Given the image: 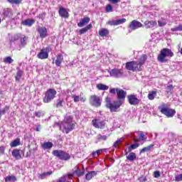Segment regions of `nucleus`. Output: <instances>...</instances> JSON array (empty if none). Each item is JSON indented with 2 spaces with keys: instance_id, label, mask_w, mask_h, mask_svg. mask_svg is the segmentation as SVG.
Listing matches in <instances>:
<instances>
[{
  "instance_id": "nucleus-17",
  "label": "nucleus",
  "mask_w": 182,
  "mask_h": 182,
  "mask_svg": "<svg viewBox=\"0 0 182 182\" xmlns=\"http://www.w3.org/2000/svg\"><path fill=\"white\" fill-rule=\"evenodd\" d=\"M125 22H126V18H121V19L108 21V24L111 25V26H116L117 25H122V23H124Z\"/></svg>"
},
{
  "instance_id": "nucleus-44",
  "label": "nucleus",
  "mask_w": 182,
  "mask_h": 182,
  "mask_svg": "<svg viewBox=\"0 0 182 182\" xmlns=\"http://www.w3.org/2000/svg\"><path fill=\"white\" fill-rule=\"evenodd\" d=\"M26 41H28V38L23 37L21 39V48H25V46L26 45Z\"/></svg>"
},
{
  "instance_id": "nucleus-43",
  "label": "nucleus",
  "mask_w": 182,
  "mask_h": 182,
  "mask_svg": "<svg viewBox=\"0 0 182 182\" xmlns=\"http://www.w3.org/2000/svg\"><path fill=\"white\" fill-rule=\"evenodd\" d=\"M103 151H105V149H98L96 151L92 152V156L93 157H97V156H99V154H102Z\"/></svg>"
},
{
  "instance_id": "nucleus-21",
  "label": "nucleus",
  "mask_w": 182,
  "mask_h": 182,
  "mask_svg": "<svg viewBox=\"0 0 182 182\" xmlns=\"http://www.w3.org/2000/svg\"><path fill=\"white\" fill-rule=\"evenodd\" d=\"M161 51L164 53L166 58H173L174 56V53L169 48H163Z\"/></svg>"
},
{
  "instance_id": "nucleus-23",
  "label": "nucleus",
  "mask_w": 182,
  "mask_h": 182,
  "mask_svg": "<svg viewBox=\"0 0 182 182\" xmlns=\"http://www.w3.org/2000/svg\"><path fill=\"white\" fill-rule=\"evenodd\" d=\"M42 149L43 150H50L51 147H53V143L48 141V142H44L43 144H41Z\"/></svg>"
},
{
  "instance_id": "nucleus-15",
  "label": "nucleus",
  "mask_w": 182,
  "mask_h": 182,
  "mask_svg": "<svg viewBox=\"0 0 182 182\" xmlns=\"http://www.w3.org/2000/svg\"><path fill=\"white\" fill-rule=\"evenodd\" d=\"M157 60L158 62H160V63H166V62H168L167 57L163 51H160V53L158 55L157 57Z\"/></svg>"
},
{
  "instance_id": "nucleus-52",
  "label": "nucleus",
  "mask_w": 182,
  "mask_h": 182,
  "mask_svg": "<svg viewBox=\"0 0 182 182\" xmlns=\"http://www.w3.org/2000/svg\"><path fill=\"white\" fill-rule=\"evenodd\" d=\"M10 4H15L16 5H18L22 2V0H8Z\"/></svg>"
},
{
  "instance_id": "nucleus-11",
  "label": "nucleus",
  "mask_w": 182,
  "mask_h": 182,
  "mask_svg": "<svg viewBox=\"0 0 182 182\" xmlns=\"http://www.w3.org/2000/svg\"><path fill=\"white\" fill-rule=\"evenodd\" d=\"M92 123L95 129H105V127L106 126V122L105 121H101L97 119H93Z\"/></svg>"
},
{
  "instance_id": "nucleus-58",
  "label": "nucleus",
  "mask_w": 182,
  "mask_h": 182,
  "mask_svg": "<svg viewBox=\"0 0 182 182\" xmlns=\"http://www.w3.org/2000/svg\"><path fill=\"white\" fill-rule=\"evenodd\" d=\"M154 176L155 177V178H159V177H160L161 173L159 171H156L154 172Z\"/></svg>"
},
{
  "instance_id": "nucleus-4",
  "label": "nucleus",
  "mask_w": 182,
  "mask_h": 182,
  "mask_svg": "<svg viewBox=\"0 0 182 182\" xmlns=\"http://www.w3.org/2000/svg\"><path fill=\"white\" fill-rule=\"evenodd\" d=\"M53 154L60 160H64L66 161L70 159V155L62 150H54L53 151Z\"/></svg>"
},
{
  "instance_id": "nucleus-55",
  "label": "nucleus",
  "mask_w": 182,
  "mask_h": 182,
  "mask_svg": "<svg viewBox=\"0 0 182 182\" xmlns=\"http://www.w3.org/2000/svg\"><path fill=\"white\" fill-rule=\"evenodd\" d=\"M175 181H182V173L176 176Z\"/></svg>"
},
{
  "instance_id": "nucleus-33",
  "label": "nucleus",
  "mask_w": 182,
  "mask_h": 182,
  "mask_svg": "<svg viewBox=\"0 0 182 182\" xmlns=\"http://www.w3.org/2000/svg\"><path fill=\"white\" fill-rule=\"evenodd\" d=\"M97 89H98V90H108L109 86L105 84L100 83L97 85Z\"/></svg>"
},
{
  "instance_id": "nucleus-60",
  "label": "nucleus",
  "mask_w": 182,
  "mask_h": 182,
  "mask_svg": "<svg viewBox=\"0 0 182 182\" xmlns=\"http://www.w3.org/2000/svg\"><path fill=\"white\" fill-rule=\"evenodd\" d=\"M63 101L59 100L58 102L56 104V107H63Z\"/></svg>"
},
{
  "instance_id": "nucleus-10",
  "label": "nucleus",
  "mask_w": 182,
  "mask_h": 182,
  "mask_svg": "<svg viewBox=\"0 0 182 182\" xmlns=\"http://www.w3.org/2000/svg\"><path fill=\"white\" fill-rule=\"evenodd\" d=\"M109 75L112 77H122L123 76V70L114 68L109 71Z\"/></svg>"
},
{
  "instance_id": "nucleus-53",
  "label": "nucleus",
  "mask_w": 182,
  "mask_h": 182,
  "mask_svg": "<svg viewBox=\"0 0 182 182\" xmlns=\"http://www.w3.org/2000/svg\"><path fill=\"white\" fill-rule=\"evenodd\" d=\"M139 137L142 141L147 139V136L143 133L139 134Z\"/></svg>"
},
{
  "instance_id": "nucleus-49",
  "label": "nucleus",
  "mask_w": 182,
  "mask_h": 182,
  "mask_svg": "<svg viewBox=\"0 0 182 182\" xmlns=\"http://www.w3.org/2000/svg\"><path fill=\"white\" fill-rule=\"evenodd\" d=\"M105 102H106V107H109V105L112 104V98H110V97H107L105 98Z\"/></svg>"
},
{
  "instance_id": "nucleus-14",
  "label": "nucleus",
  "mask_w": 182,
  "mask_h": 182,
  "mask_svg": "<svg viewBox=\"0 0 182 182\" xmlns=\"http://www.w3.org/2000/svg\"><path fill=\"white\" fill-rule=\"evenodd\" d=\"M37 32H38L40 38H41L42 39L48 36V29L46 28V27H38L37 28Z\"/></svg>"
},
{
  "instance_id": "nucleus-64",
  "label": "nucleus",
  "mask_w": 182,
  "mask_h": 182,
  "mask_svg": "<svg viewBox=\"0 0 182 182\" xmlns=\"http://www.w3.org/2000/svg\"><path fill=\"white\" fill-rule=\"evenodd\" d=\"M139 180L140 182L147 181V178H146V177H141Z\"/></svg>"
},
{
  "instance_id": "nucleus-27",
  "label": "nucleus",
  "mask_w": 182,
  "mask_h": 182,
  "mask_svg": "<svg viewBox=\"0 0 182 182\" xmlns=\"http://www.w3.org/2000/svg\"><path fill=\"white\" fill-rule=\"evenodd\" d=\"M97 174V173L95 171L88 172L86 175H85V178L86 180H92V178H93V177H95V176H96Z\"/></svg>"
},
{
  "instance_id": "nucleus-25",
  "label": "nucleus",
  "mask_w": 182,
  "mask_h": 182,
  "mask_svg": "<svg viewBox=\"0 0 182 182\" xmlns=\"http://www.w3.org/2000/svg\"><path fill=\"white\" fill-rule=\"evenodd\" d=\"M35 23V20L33 19H26L22 22L24 26H32Z\"/></svg>"
},
{
  "instance_id": "nucleus-2",
  "label": "nucleus",
  "mask_w": 182,
  "mask_h": 182,
  "mask_svg": "<svg viewBox=\"0 0 182 182\" xmlns=\"http://www.w3.org/2000/svg\"><path fill=\"white\" fill-rule=\"evenodd\" d=\"M56 90L53 88L48 89L45 92V96L43 99V103H50V102L56 97Z\"/></svg>"
},
{
  "instance_id": "nucleus-16",
  "label": "nucleus",
  "mask_w": 182,
  "mask_h": 182,
  "mask_svg": "<svg viewBox=\"0 0 182 182\" xmlns=\"http://www.w3.org/2000/svg\"><path fill=\"white\" fill-rule=\"evenodd\" d=\"M21 153L23 154V151H21L19 149H14L12 151L11 154L13 157L16 159V160H21V159H22V156L21 155Z\"/></svg>"
},
{
  "instance_id": "nucleus-54",
  "label": "nucleus",
  "mask_w": 182,
  "mask_h": 182,
  "mask_svg": "<svg viewBox=\"0 0 182 182\" xmlns=\"http://www.w3.org/2000/svg\"><path fill=\"white\" fill-rule=\"evenodd\" d=\"M122 140H123V138H120L119 139H118L117 141H116L114 143L113 146H114V147H117V146H119V145L120 144V143H122Z\"/></svg>"
},
{
  "instance_id": "nucleus-62",
  "label": "nucleus",
  "mask_w": 182,
  "mask_h": 182,
  "mask_svg": "<svg viewBox=\"0 0 182 182\" xmlns=\"http://www.w3.org/2000/svg\"><path fill=\"white\" fill-rule=\"evenodd\" d=\"M109 93H112V95H116V93H117V92H116V88H111L109 90Z\"/></svg>"
},
{
  "instance_id": "nucleus-47",
  "label": "nucleus",
  "mask_w": 182,
  "mask_h": 182,
  "mask_svg": "<svg viewBox=\"0 0 182 182\" xmlns=\"http://www.w3.org/2000/svg\"><path fill=\"white\" fill-rule=\"evenodd\" d=\"M37 18L38 19H41V21H43L46 18V13L43 12V13L40 14L38 16H37Z\"/></svg>"
},
{
  "instance_id": "nucleus-30",
  "label": "nucleus",
  "mask_w": 182,
  "mask_h": 182,
  "mask_svg": "<svg viewBox=\"0 0 182 182\" xmlns=\"http://www.w3.org/2000/svg\"><path fill=\"white\" fill-rule=\"evenodd\" d=\"M89 29H92V24H88L86 27L81 28L79 31L80 35H83V33H86Z\"/></svg>"
},
{
  "instance_id": "nucleus-46",
  "label": "nucleus",
  "mask_w": 182,
  "mask_h": 182,
  "mask_svg": "<svg viewBox=\"0 0 182 182\" xmlns=\"http://www.w3.org/2000/svg\"><path fill=\"white\" fill-rule=\"evenodd\" d=\"M35 116L36 117H42V116H45V112L43 111H38L35 112Z\"/></svg>"
},
{
  "instance_id": "nucleus-56",
  "label": "nucleus",
  "mask_w": 182,
  "mask_h": 182,
  "mask_svg": "<svg viewBox=\"0 0 182 182\" xmlns=\"http://www.w3.org/2000/svg\"><path fill=\"white\" fill-rule=\"evenodd\" d=\"M72 97H73V99H74V102L75 103H77V102H79V100H80V97L77 95H73Z\"/></svg>"
},
{
  "instance_id": "nucleus-59",
  "label": "nucleus",
  "mask_w": 182,
  "mask_h": 182,
  "mask_svg": "<svg viewBox=\"0 0 182 182\" xmlns=\"http://www.w3.org/2000/svg\"><path fill=\"white\" fill-rule=\"evenodd\" d=\"M171 31L172 32H177V31H180V27L178 26H176V27H173V28H171Z\"/></svg>"
},
{
  "instance_id": "nucleus-18",
  "label": "nucleus",
  "mask_w": 182,
  "mask_h": 182,
  "mask_svg": "<svg viewBox=\"0 0 182 182\" xmlns=\"http://www.w3.org/2000/svg\"><path fill=\"white\" fill-rule=\"evenodd\" d=\"M58 14L61 18H69V13L64 7H60L59 9Z\"/></svg>"
},
{
  "instance_id": "nucleus-29",
  "label": "nucleus",
  "mask_w": 182,
  "mask_h": 182,
  "mask_svg": "<svg viewBox=\"0 0 182 182\" xmlns=\"http://www.w3.org/2000/svg\"><path fill=\"white\" fill-rule=\"evenodd\" d=\"M137 159V156H136V153L134 152H130L129 155L127 156V159L129 161H134Z\"/></svg>"
},
{
  "instance_id": "nucleus-31",
  "label": "nucleus",
  "mask_w": 182,
  "mask_h": 182,
  "mask_svg": "<svg viewBox=\"0 0 182 182\" xmlns=\"http://www.w3.org/2000/svg\"><path fill=\"white\" fill-rule=\"evenodd\" d=\"M52 173H53L52 171H50L48 172H44L38 175V178H41V180H43L45 179L46 177L51 176Z\"/></svg>"
},
{
  "instance_id": "nucleus-26",
  "label": "nucleus",
  "mask_w": 182,
  "mask_h": 182,
  "mask_svg": "<svg viewBox=\"0 0 182 182\" xmlns=\"http://www.w3.org/2000/svg\"><path fill=\"white\" fill-rule=\"evenodd\" d=\"M144 25L146 26V28H154V26H156V25H157V23L156 21H146L144 22Z\"/></svg>"
},
{
  "instance_id": "nucleus-35",
  "label": "nucleus",
  "mask_w": 182,
  "mask_h": 182,
  "mask_svg": "<svg viewBox=\"0 0 182 182\" xmlns=\"http://www.w3.org/2000/svg\"><path fill=\"white\" fill-rule=\"evenodd\" d=\"M21 144V139L19 138L16 139L14 141L11 142V147H16Z\"/></svg>"
},
{
  "instance_id": "nucleus-8",
  "label": "nucleus",
  "mask_w": 182,
  "mask_h": 182,
  "mask_svg": "<svg viewBox=\"0 0 182 182\" xmlns=\"http://www.w3.org/2000/svg\"><path fill=\"white\" fill-rule=\"evenodd\" d=\"M49 52H50L49 47L44 48L38 53L37 58H38V59H48V58H49Z\"/></svg>"
},
{
  "instance_id": "nucleus-38",
  "label": "nucleus",
  "mask_w": 182,
  "mask_h": 182,
  "mask_svg": "<svg viewBox=\"0 0 182 182\" xmlns=\"http://www.w3.org/2000/svg\"><path fill=\"white\" fill-rule=\"evenodd\" d=\"M97 139L98 141H105L107 140V136L102 135L101 134H99L97 136Z\"/></svg>"
},
{
  "instance_id": "nucleus-7",
  "label": "nucleus",
  "mask_w": 182,
  "mask_h": 182,
  "mask_svg": "<svg viewBox=\"0 0 182 182\" xmlns=\"http://www.w3.org/2000/svg\"><path fill=\"white\" fill-rule=\"evenodd\" d=\"M123 105V100H117L114 101L113 103L109 104L107 109H109L110 112H117V109Z\"/></svg>"
},
{
  "instance_id": "nucleus-13",
  "label": "nucleus",
  "mask_w": 182,
  "mask_h": 182,
  "mask_svg": "<svg viewBox=\"0 0 182 182\" xmlns=\"http://www.w3.org/2000/svg\"><path fill=\"white\" fill-rule=\"evenodd\" d=\"M116 92L118 100H122V102H124V99H126V96L127 95V92L123 90H120L119 88H116Z\"/></svg>"
},
{
  "instance_id": "nucleus-45",
  "label": "nucleus",
  "mask_w": 182,
  "mask_h": 182,
  "mask_svg": "<svg viewBox=\"0 0 182 182\" xmlns=\"http://www.w3.org/2000/svg\"><path fill=\"white\" fill-rule=\"evenodd\" d=\"M19 40V36L18 35H14L10 38V42L12 43V42H15L16 41Z\"/></svg>"
},
{
  "instance_id": "nucleus-63",
  "label": "nucleus",
  "mask_w": 182,
  "mask_h": 182,
  "mask_svg": "<svg viewBox=\"0 0 182 182\" xmlns=\"http://www.w3.org/2000/svg\"><path fill=\"white\" fill-rule=\"evenodd\" d=\"M57 182H66V177H60Z\"/></svg>"
},
{
  "instance_id": "nucleus-6",
  "label": "nucleus",
  "mask_w": 182,
  "mask_h": 182,
  "mask_svg": "<svg viewBox=\"0 0 182 182\" xmlns=\"http://www.w3.org/2000/svg\"><path fill=\"white\" fill-rule=\"evenodd\" d=\"M161 113L166 116V117H173L176 114V109L168 108L167 107H161L160 108Z\"/></svg>"
},
{
  "instance_id": "nucleus-32",
  "label": "nucleus",
  "mask_w": 182,
  "mask_h": 182,
  "mask_svg": "<svg viewBox=\"0 0 182 182\" xmlns=\"http://www.w3.org/2000/svg\"><path fill=\"white\" fill-rule=\"evenodd\" d=\"M153 147H154V144H150L148 146L144 147L142 149H141L140 154L147 153V151H150Z\"/></svg>"
},
{
  "instance_id": "nucleus-28",
  "label": "nucleus",
  "mask_w": 182,
  "mask_h": 182,
  "mask_svg": "<svg viewBox=\"0 0 182 182\" xmlns=\"http://www.w3.org/2000/svg\"><path fill=\"white\" fill-rule=\"evenodd\" d=\"M62 62H63V55H62V54H59L57 55V58L55 60L56 66H60Z\"/></svg>"
},
{
  "instance_id": "nucleus-37",
  "label": "nucleus",
  "mask_w": 182,
  "mask_h": 182,
  "mask_svg": "<svg viewBox=\"0 0 182 182\" xmlns=\"http://www.w3.org/2000/svg\"><path fill=\"white\" fill-rule=\"evenodd\" d=\"M16 181V176H9L5 178V182H15Z\"/></svg>"
},
{
  "instance_id": "nucleus-51",
  "label": "nucleus",
  "mask_w": 182,
  "mask_h": 182,
  "mask_svg": "<svg viewBox=\"0 0 182 182\" xmlns=\"http://www.w3.org/2000/svg\"><path fill=\"white\" fill-rule=\"evenodd\" d=\"M173 90H174V87L173 86V85H167L166 87L167 93H171V92Z\"/></svg>"
},
{
  "instance_id": "nucleus-5",
  "label": "nucleus",
  "mask_w": 182,
  "mask_h": 182,
  "mask_svg": "<svg viewBox=\"0 0 182 182\" xmlns=\"http://www.w3.org/2000/svg\"><path fill=\"white\" fill-rule=\"evenodd\" d=\"M90 103L92 106H95V107H100L102 99L96 95H91L90 97Z\"/></svg>"
},
{
  "instance_id": "nucleus-24",
  "label": "nucleus",
  "mask_w": 182,
  "mask_h": 182,
  "mask_svg": "<svg viewBox=\"0 0 182 182\" xmlns=\"http://www.w3.org/2000/svg\"><path fill=\"white\" fill-rule=\"evenodd\" d=\"M146 60H147V55H142L140 57V58L139 59V60H137L136 62H138L139 66H141V68H142L143 65L146 63Z\"/></svg>"
},
{
  "instance_id": "nucleus-9",
  "label": "nucleus",
  "mask_w": 182,
  "mask_h": 182,
  "mask_svg": "<svg viewBox=\"0 0 182 182\" xmlns=\"http://www.w3.org/2000/svg\"><path fill=\"white\" fill-rule=\"evenodd\" d=\"M141 26H143V24H141L140 21L134 20L129 23V32H132V31H136V29H139V28H141Z\"/></svg>"
},
{
  "instance_id": "nucleus-42",
  "label": "nucleus",
  "mask_w": 182,
  "mask_h": 182,
  "mask_svg": "<svg viewBox=\"0 0 182 182\" xmlns=\"http://www.w3.org/2000/svg\"><path fill=\"white\" fill-rule=\"evenodd\" d=\"M139 146H140L139 144H137V143L133 144L130 146L128 147V150H129V151H132V150H136V149H137V147H139Z\"/></svg>"
},
{
  "instance_id": "nucleus-20",
  "label": "nucleus",
  "mask_w": 182,
  "mask_h": 182,
  "mask_svg": "<svg viewBox=\"0 0 182 182\" xmlns=\"http://www.w3.org/2000/svg\"><path fill=\"white\" fill-rule=\"evenodd\" d=\"M3 15H4V18H11L12 17V15H14L12 14V9H11L10 8H6L4 9L3 10Z\"/></svg>"
},
{
  "instance_id": "nucleus-19",
  "label": "nucleus",
  "mask_w": 182,
  "mask_h": 182,
  "mask_svg": "<svg viewBox=\"0 0 182 182\" xmlns=\"http://www.w3.org/2000/svg\"><path fill=\"white\" fill-rule=\"evenodd\" d=\"M90 22V18L89 17H85L84 18H82L80 21L77 23V26L79 28H83L85 25H87Z\"/></svg>"
},
{
  "instance_id": "nucleus-12",
  "label": "nucleus",
  "mask_w": 182,
  "mask_h": 182,
  "mask_svg": "<svg viewBox=\"0 0 182 182\" xmlns=\"http://www.w3.org/2000/svg\"><path fill=\"white\" fill-rule=\"evenodd\" d=\"M127 99L129 105H132V106H137V105L140 103V100L136 98V95H128Z\"/></svg>"
},
{
  "instance_id": "nucleus-48",
  "label": "nucleus",
  "mask_w": 182,
  "mask_h": 182,
  "mask_svg": "<svg viewBox=\"0 0 182 182\" xmlns=\"http://www.w3.org/2000/svg\"><path fill=\"white\" fill-rule=\"evenodd\" d=\"M9 107L6 106L4 109H0V117H2V115L5 114L6 113V110H9Z\"/></svg>"
},
{
  "instance_id": "nucleus-61",
  "label": "nucleus",
  "mask_w": 182,
  "mask_h": 182,
  "mask_svg": "<svg viewBox=\"0 0 182 182\" xmlns=\"http://www.w3.org/2000/svg\"><path fill=\"white\" fill-rule=\"evenodd\" d=\"M5 154V146H0V156Z\"/></svg>"
},
{
  "instance_id": "nucleus-22",
  "label": "nucleus",
  "mask_w": 182,
  "mask_h": 182,
  "mask_svg": "<svg viewBox=\"0 0 182 182\" xmlns=\"http://www.w3.org/2000/svg\"><path fill=\"white\" fill-rule=\"evenodd\" d=\"M161 51L164 53L166 58H173L174 56V53L169 48H163Z\"/></svg>"
},
{
  "instance_id": "nucleus-1",
  "label": "nucleus",
  "mask_w": 182,
  "mask_h": 182,
  "mask_svg": "<svg viewBox=\"0 0 182 182\" xmlns=\"http://www.w3.org/2000/svg\"><path fill=\"white\" fill-rule=\"evenodd\" d=\"M57 126H59L60 130L63 133H66L68 134L70 132H72L75 129V122L73 121V116L66 114L64 120L60 122V124L57 123Z\"/></svg>"
},
{
  "instance_id": "nucleus-40",
  "label": "nucleus",
  "mask_w": 182,
  "mask_h": 182,
  "mask_svg": "<svg viewBox=\"0 0 182 182\" xmlns=\"http://www.w3.org/2000/svg\"><path fill=\"white\" fill-rule=\"evenodd\" d=\"M3 62L4 63H9V65H11V63H14V59L8 56L4 58Z\"/></svg>"
},
{
  "instance_id": "nucleus-50",
  "label": "nucleus",
  "mask_w": 182,
  "mask_h": 182,
  "mask_svg": "<svg viewBox=\"0 0 182 182\" xmlns=\"http://www.w3.org/2000/svg\"><path fill=\"white\" fill-rule=\"evenodd\" d=\"M106 12H113V6L111 4H108L105 9Z\"/></svg>"
},
{
  "instance_id": "nucleus-39",
  "label": "nucleus",
  "mask_w": 182,
  "mask_h": 182,
  "mask_svg": "<svg viewBox=\"0 0 182 182\" xmlns=\"http://www.w3.org/2000/svg\"><path fill=\"white\" fill-rule=\"evenodd\" d=\"M74 173L77 176V177H82V176H85V171H81L79 169V168H77Z\"/></svg>"
},
{
  "instance_id": "nucleus-34",
  "label": "nucleus",
  "mask_w": 182,
  "mask_h": 182,
  "mask_svg": "<svg viewBox=\"0 0 182 182\" xmlns=\"http://www.w3.org/2000/svg\"><path fill=\"white\" fill-rule=\"evenodd\" d=\"M99 35L100 36H102V37L107 36L109 35V30L106 28H102L99 31Z\"/></svg>"
},
{
  "instance_id": "nucleus-36",
  "label": "nucleus",
  "mask_w": 182,
  "mask_h": 182,
  "mask_svg": "<svg viewBox=\"0 0 182 182\" xmlns=\"http://www.w3.org/2000/svg\"><path fill=\"white\" fill-rule=\"evenodd\" d=\"M22 75H23V71L21 70H18L16 75V82H19V80H21V78L22 77Z\"/></svg>"
},
{
  "instance_id": "nucleus-41",
  "label": "nucleus",
  "mask_w": 182,
  "mask_h": 182,
  "mask_svg": "<svg viewBox=\"0 0 182 182\" xmlns=\"http://www.w3.org/2000/svg\"><path fill=\"white\" fill-rule=\"evenodd\" d=\"M156 95H157V92L152 91L151 92H150L148 95V99H149V100H154V97H156Z\"/></svg>"
},
{
  "instance_id": "nucleus-3",
  "label": "nucleus",
  "mask_w": 182,
  "mask_h": 182,
  "mask_svg": "<svg viewBox=\"0 0 182 182\" xmlns=\"http://www.w3.org/2000/svg\"><path fill=\"white\" fill-rule=\"evenodd\" d=\"M125 68L127 70H132V72H141L143 70L137 61L126 63Z\"/></svg>"
},
{
  "instance_id": "nucleus-57",
  "label": "nucleus",
  "mask_w": 182,
  "mask_h": 182,
  "mask_svg": "<svg viewBox=\"0 0 182 182\" xmlns=\"http://www.w3.org/2000/svg\"><path fill=\"white\" fill-rule=\"evenodd\" d=\"M158 25L159 26L163 27V26H166V25H167V23L166 21H158Z\"/></svg>"
}]
</instances>
